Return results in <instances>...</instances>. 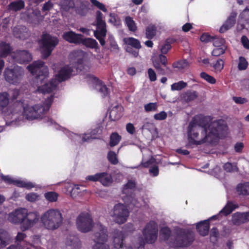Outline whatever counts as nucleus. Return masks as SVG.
I'll return each mask as SVG.
<instances>
[{
  "instance_id": "nucleus-1",
  "label": "nucleus",
  "mask_w": 249,
  "mask_h": 249,
  "mask_svg": "<svg viewBox=\"0 0 249 249\" xmlns=\"http://www.w3.org/2000/svg\"><path fill=\"white\" fill-rule=\"evenodd\" d=\"M73 71L72 67L68 65L64 66L55 75V78L52 79L49 82L38 86L37 89V91L43 94L51 93L55 89L59 83L65 81L71 77Z\"/></svg>"
},
{
  "instance_id": "nucleus-2",
  "label": "nucleus",
  "mask_w": 249,
  "mask_h": 249,
  "mask_svg": "<svg viewBox=\"0 0 249 249\" xmlns=\"http://www.w3.org/2000/svg\"><path fill=\"white\" fill-rule=\"evenodd\" d=\"M54 99V95H51L47 98L44 103V106L40 104L33 106H27L24 108L23 115L28 120L42 119L44 115L49 110Z\"/></svg>"
},
{
  "instance_id": "nucleus-3",
  "label": "nucleus",
  "mask_w": 249,
  "mask_h": 249,
  "mask_svg": "<svg viewBox=\"0 0 249 249\" xmlns=\"http://www.w3.org/2000/svg\"><path fill=\"white\" fill-rule=\"evenodd\" d=\"M63 218L61 212L57 209H50L40 217L42 226L46 229L54 231L61 226Z\"/></svg>"
},
{
  "instance_id": "nucleus-4",
  "label": "nucleus",
  "mask_w": 249,
  "mask_h": 249,
  "mask_svg": "<svg viewBox=\"0 0 249 249\" xmlns=\"http://www.w3.org/2000/svg\"><path fill=\"white\" fill-rule=\"evenodd\" d=\"M228 126L225 121L218 119L213 121L208 125L209 132L206 138H208L209 142L213 143L215 140L225 137Z\"/></svg>"
},
{
  "instance_id": "nucleus-5",
  "label": "nucleus",
  "mask_w": 249,
  "mask_h": 249,
  "mask_svg": "<svg viewBox=\"0 0 249 249\" xmlns=\"http://www.w3.org/2000/svg\"><path fill=\"white\" fill-rule=\"evenodd\" d=\"M41 45V53L43 59H47L51 55L53 51L59 43L57 37L43 32L39 41Z\"/></svg>"
},
{
  "instance_id": "nucleus-6",
  "label": "nucleus",
  "mask_w": 249,
  "mask_h": 249,
  "mask_svg": "<svg viewBox=\"0 0 249 249\" xmlns=\"http://www.w3.org/2000/svg\"><path fill=\"white\" fill-rule=\"evenodd\" d=\"M28 70L33 74L36 75V81L40 84L49 76V70L45 66V63L41 60L34 61L27 67Z\"/></svg>"
},
{
  "instance_id": "nucleus-7",
  "label": "nucleus",
  "mask_w": 249,
  "mask_h": 249,
  "mask_svg": "<svg viewBox=\"0 0 249 249\" xmlns=\"http://www.w3.org/2000/svg\"><path fill=\"white\" fill-rule=\"evenodd\" d=\"M195 240L194 232L187 229H179L176 231L175 244L179 247L189 246Z\"/></svg>"
},
{
  "instance_id": "nucleus-8",
  "label": "nucleus",
  "mask_w": 249,
  "mask_h": 249,
  "mask_svg": "<svg viewBox=\"0 0 249 249\" xmlns=\"http://www.w3.org/2000/svg\"><path fill=\"white\" fill-rule=\"evenodd\" d=\"M94 225L92 217L88 213L82 212L77 217V228L82 232L86 233L91 231L94 227Z\"/></svg>"
},
{
  "instance_id": "nucleus-9",
  "label": "nucleus",
  "mask_w": 249,
  "mask_h": 249,
  "mask_svg": "<svg viewBox=\"0 0 249 249\" xmlns=\"http://www.w3.org/2000/svg\"><path fill=\"white\" fill-rule=\"evenodd\" d=\"M98 231L94 233V241L96 244L93 246L92 249H110L105 243L107 240V229L106 227L98 224Z\"/></svg>"
},
{
  "instance_id": "nucleus-10",
  "label": "nucleus",
  "mask_w": 249,
  "mask_h": 249,
  "mask_svg": "<svg viewBox=\"0 0 249 249\" xmlns=\"http://www.w3.org/2000/svg\"><path fill=\"white\" fill-rule=\"evenodd\" d=\"M158 226L154 221H149L142 231V234L145 242L148 244L154 243L157 239Z\"/></svg>"
},
{
  "instance_id": "nucleus-11",
  "label": "nucleus",
  "mask_w": 249,
  "mask_h": 249,
  "mask_svg": "<svg viewBox=\"0 0 249 249\" xmlns=\"http://www.w3.org/2000/svg\"><path fill=\"white\" fill-rule=\"evenodd\" d=\"M24 74V71L21 67H15L12 69H6L4 72V76L6 81L10 84H17L19 83Z\"/></svg>"
},
{
  "instance_id": "nucleus-12",
  "label": "nucleus",
  "mask_w": 249,
  "mask_h": 249,
  "mask_svg": "<svg viewBox=\"0 0 249 249\" xmlns=\"http://www.w3.org/2000/svg\"><path fill=\"white\" fill-rule=\"evenodd\" d=\"M129 215V212L127 207L123 204L118 203L114 206L111 216L116 223L121 224L126 221Z\"/></svg>"
},
{
  "instance_id": "nucleus-13",
  "label": "nucleus",
  "mask_w": 249,
  "mask_h": 249,
  "mask_svg": "<svg viewBox=\"0 0 249 249\" xmlns=\"http://www.w3.org/2000/svg\"><path fill=\"white\" fill-rule=\"evenodd\" d=\"M213 118L211 116H205L199 114L195 116L190 122V125H196L202 129L201 135L206 134L208 130V125L213 122Z\"/></svg>"
},
{
  "instance_id": "nucleus-14",
  "label": "nucleus",
  "mask_w": 249,
  "mask_h": 249,
  "mask_svg": "<svg viewBox=\"0 0 249 249\" xmlns=\"http://www.w3.org/2000/svg\"><path fill=\"white\" fill-rule=\"evenodd\" d=\"M200 129H201L200 128L199 126L195 124L191 125L190 123L189 124L188 133L189 142L191 144L198 145L206 142H209L208 138H206L207 133L204 135H202L203 138L201 140L199 141L195 140L196 139H197L198 138L199 135L198 132Z\"/></svg>"
},
{
  "instance_id": "nucleus-15",
  "label": "nucleus",
  "mask_w": 249,
  "mask_h": 249,
  "mask_svg": "<svg viewBox=\"0 0 249 249\" xmlns=\"http://www.w3.org/2000/svg\"><path fill=\"white\" fill-rule=\"evenodd\" d=\"M86 179L93 182L99 181L104 186H108L113 181L112 176L107 172L97 173L88 176Z\"/></svg>"
},
{
  "instance_id": "nucleus-16",
  "label": "nucleus",
  "mask_w": 249,
  "mask_h": 249,
  "mask_svg": "<svg viewBox=\"0 0 249 249\" xmlns=\"http://www.w3.org/2000/svg\"><path fill=\"white\" fill-rule=\"evenodd\" d=\"M24 216V222L21 225L22 231H25L33 227L38 222L39 219V215L37 212H30L28 213L27 209Z\"/></svg>"
},
{
  "instance_id": "nucleus-17",
  "label": "nucleus",
  "mask_w": 249,
  "mask_h": 249,
  "mask_svg": "<svg viewBox=\"0 0 249 249\" xmlns=\"http://www.w3.org/2000/svg\"><path fill=\"white\" fill-rule=\"evenodd\" d=\"M13 62L25 64L30 62L32 59V55L26 50H17L12 54Z\"/></svg>"
},
{
  "instance_id": "nucleus-18",
  "label": "nucleus",
  "mask_w": 249,
  "mask_h": 249,
  "mask_svg": "<svg viewBox=\"0 0 249 249\" xmlns=\"http://www.w3.org/2000/svg\"><path fill=\"white\" fill-rule=\"evenodd\" d=\"M26 213V209L20 208L16 210L14 212L10 213L8 216L9 222L14 224H20L22 225L25 219V214ZM21 228V226H20Z\"/></svg>"
},
{
  "instance_id": "nucleus-19",
  "label": "nucleus",
  "mask_w": 249,
  "mask_h": 249,
  "mask_svg": "<svg viewBox=\"0 0 249 249\" xmlns=\"http://www.w3.org/2000/svg\"><path fill=\"white\" fill-rule=\"evenodd\" d=\"M231 221L233 225L239 226L249 221V212H236L232 215Z\"/></svg>"
},
{
  "instance_id": "nucleus-20",
  "label": "nucleus",
  "mask_w": 249,
  "mask_h": 249,
  "mask_svg": "<svg viewBox=\"0 0 249 249\" xmlns=\"http://www.w3.org/2000/svg\"><path fill=\"white\" fill-rule=\"evenodd\" d=\"M62 37L64 40L71 43L80 44L83 36L81 34H76L73 31H68L64 33Z\"/></svg>"
},
{
  "instance_id": "nucleus-21",
  "label": "nucleus",
  "mask_w": 249,
  "mask_h": 249,
  "mask_svg": "<svg viewBox=\"0 0 249 249\" xmlns=\"http://www.w3.org/2000/svg\"><path fill=\"white\" fill-rule=\"evenodd\" d=\"M13 32L15 37L23 40L27 38L30 35L28 29L23 25L15 27L13 29Z\"/></svg>"
},
{
  "instance_id": "nucleus-22",
  "label": "nucleus",
  "mask_w": 249,
  "mask_h": 249,
  "mask_svg": "<svg viewBox=\"0 0 249 249\" xmlns=\"http://www.w3.org/2000/svg\"><path fill=\"white\" fill-rule=\"evenodd\" d=\"M236 16L237 13L236 12H231L230 16L220 28L219 32L224 33L232 27L235 24Z\"/></svg>"
},
{
  "instance_id": "nucleus-23",
  "label": "nucleus",
  "mask_w": 249,
  "mask_h": 249,
  "mask_svg": "<svg viewBox=\"0 0 249 249\" xmlns=\"http://www.w3.org/2000/svg\"><path fill=\"white\" fill-rule=\"evenodd\" d=\"M113 233L114 247L116 249L122 248L124 245L123 241L124 239L123 232L118 229H114Z\"/></svg>"
},
{
  "instance_id": "nucleus-24",
  "label": "nucleus",
  "mask_w": 249,
  "mask_h": 249,
  "mask_svg": "<svg viewBox=\"0 0 249 249\" xmlns=\"http://www.w3.org/2000/svg\"><path fill=\"white\" fill-rule=\"evenodd\" d=\"M196 229L198 233L202 236L208 234L210 230V219L199 222L196 224Z\"/></svg>"
},
{
  "instance_id": "nucleus-25",
  "label": "nucleus",
  "mask_w": 249,
  "mask_h": 249,
  "mask_svg": "<svg viewBox=\"0 0 249 249\" xmlns=\"http://www.w3.org/2000/svg\"><path fill=\"white\" fill-rule=\"evenodd\" d=\"M27 237V235L22 232H18L16 237V243L17 245H12L9 247L7 249H24V247L21 245L22 243H24V239Z\"/></svg>"
},
{
  "instance_id": "nucleus-26",
  "label": "nucleus",
  "mask_w": 249,
  "mask_h": 249,
  "mask_svg": "<svg viewBox=\"0 0 249 249\" xmlns=\"http://www.w3.org/2000/svg\"><path fill=\"white\" fill-rule=\"evenodd\" d=\"M90 77L92 80L100 86L99 91L102 94L103 97H106L109 95V89L105 85L103 84V82L101 80L93 75H91Z\"/></svg>"
},
{
  "instance_id": "nucleus-27",
  "label": "nucleus",
  "mask_w": 249,
  "mask_h": 249,
  "mask_svg": "<svg viewBox=\"0 0 249 249\" xmlns=\"http://www.w3.org/2000/svg\"><path fill=\"white\" fill-rule=\"evenodd\" d=\"M80 44H82L86 47L90 49H95L96 51L99 49L98 42L95 39L91 38H83L82 37L80 41Z\"/></svg>"
},
{
  "instance_id": "nucleus-28",
  "label": "nucleus",
  "mask_w": 249,
  "mask_h": 249,
  "mask_svg": "<svg viewBox=\"0 0 249 249\" xmlns=\"http://www.w3.org/2000/svg\"><path fill=\"white\" fill-rule=\"evenodd\" d=\"M8 7L10 10L18 11L24 8L25 2L23 0H16L11 2Z\"/></svg>"
},
{
  "instance_id": "nucleus-29",
  "label": "nucleus",
  "mask_w": 249,
  "mask_h": 249,
  "mask_svg": "<svg viewBox=\"0 0 249 249\" xmlns=\"http://www.w3.org/2000/svg\"><path fill=\"white\" fill-rule=\"evenodd\" d=\"M236 190L240 196L249 195V182H246L238 184L236 186Z\"/></svg>"
},
{
  "instance_id": "nucleus-30",
  "label": "nucleus",
  "mask_w": 249,
  "mask_h": 249,
  "mask_svg": "<svg viewBox=\"0 0 249 249\" xmlns=\"http://www.w3.org/2000/svg\"><path fill=\"white\" fill-rule=\"evenodd\" d=\"M238 207L237 204H233L231 201H228L225 207L220 211V214L227 216Z\"/></svg>"
},
{
  "instance_id": "nucleus-31",
  "label": "nucleus",
  "mask_w": 249,
  "mask_h": 249,
  "mask_svg": "<svg viewBox=\"0 0 249 249\" xmlns=\"http://www.w3.org/2000/svg\"><path fill=\"white\" fill-rule=\"evenodd\" d=\"M124 41L127 46L133 47L135 49L139 50L142 47L140 41L134 37L125 38L124 39Z\"/></svg>"
},
{
  "instance_id": "nucleus-32",
  "label": "nucleus",
  "mask_w": 249,
  "mask_h": 249,
  "mask_svg": "<svg viewBox=\"0 0 249 249\" xmlns=\"http://www.w3.org/2000/svg\"><path fill=\"white\" fill-rule=\"evenodd\" d=\"M12 49L9 44H6L5 42L1 41V58L5 57L8 55L12 57V54L13 52H11Z\"/></svg>"
},
{
  "instance_id": "nucleus-33",
  "label": "nucleus",
  "mask_w": 249,
  "mask_h": 249,
  "mask_svg": "<svg viewBox=\"0 0 249 249\" xmlns=\"http://www.w3.org/2000/svg\"><path fill=\"white\" fill-rule=\"evenodd\" d=\"M156 26L153 24L149 25L145 29L146 38L148 39H152L156 35Z\"/></svg>"
},
{
  "instance_id": "nucleus-34",
  "label": "nucleus",
  "mask_w": 249,
  "mask_h": 249,
  "mask_svg": "<svg viewBox=\"0 0 249 249\" xmlns=\"http://www.w3.org/2000/svg\"><path fill=\"white\" fill-rule=\"evenodd\" d=\"M198 97V93L196 91L188 90L183 95V99L186 102H189L194 100Z\"/></svg>"
},
{
  "instance_id": "nucleus-35",
  "label": "nucleus",
  "mask_w": 249,
  "mask_h": 249,
  "mask_svg": "<svg viewBox=\"0 0 249 249\" xmlns=\"http://www.w3.org/2000/svg\"><path fill=\"white\" fill-rule=\"evenodd\" d=\"M189 66V63L186 59L180 60L174 62L172 64V67L175 69H178L179 70H182L188 68Z\"/></svg>"
},
{
  "instance_id": "nucleus-36",
  "label": "nucleus",
  "mask_w": 249,
  "mask_h": 249,
  "mask_svg": "<svg viewBox=\"0 0 249 249\" xmlns=\"http://www.w3.org/2000/svg\"><path fill=\"white\" fill-rule=\"evenodd\" d=\"M122 137L117 132L112 133L110 136L109 145L114 147L117 145L121 141Z\"/></svg>"
},
{
  "instance_id": "nucleus-37",
  "label": "nucleus",
  "mask_w": 249,
  "mask_h": 249,
  "mask_svg": "<svg viewBox=\"0 0 249 249\" xmlns=\"http://www.w3.org/2000/svg\"><path fill=\"white\" fill-rule=\"evenodd\" d=\"M125 24L129 31L135 32L137 30V26L133 18L127 16L125 18Z\"/></svg>"
},
{
  "instance_id": "nucleus-38",
  "label": "nucleus",
  "mask_w": 249,
  "mask_h": 249,
  "mask_svg": "<svg viewBox=\"0 0 249 249\" xmlns=\"http://www.w3.org/2000/svg\"><path fill=\"white\" fill-rule=\"evenodd\" d=\"M97 30L94 32V35L96 38H97V37L101 38L106 36V26H97Z\"/></svg>"
},
{
  "instance_id": "nucleus-39",
  "label": "nucleus",
  "mask_w": 249,
  "mask_h": 249,
  "mask_svg": "<svg viewBox=\"0 0 249 249\" xmlns=\"http://www.w3.org/2000/svg\"><path fill=\"white\" fill-rule=\"evenodd\" d=\"M11 237L5 231L1 229V247H4L8 244L10 241Z\"/></svg>"
},
{
  "instance_id": "nucleus-40",
  "label": "nucleus",
  "mask_w": 249,
  "mask_h": 249,
  "mask_svg": "<svg viewBox=\"0 0 249 249\" xmlns=\"http://www.w3.org/2000/svg\"><path fill=\"white\" fill-rule=\"evenodd\" d=\"M211 67H213L216 72H220L223 69L224 61L222 59H217L215 62L211 63Z\"/></svg>"
},
{
  "instance_id": "nucleus-41",
  "label": "nucleus",
  "mask_w": 249,
  "mask_h": 249,
  "mask_svg": "<svg viewBox=\"0 0 249 249\" xmlns=\"http://www.w3.org/2000/svg\"><path fill=\"white\" fill-rule=\"evenodd\" d=\"M14 185L19 187L25 188L27 189H30L35 186L33 183L31 182H25L19 180H15Z\"/></svg>"
},
{
  "instance_id": "nucleus-42",
  "label": "nucleus",
  "mask_w": 249,
  "mask_h": 249,
  "mask_svg": "<svg viewBox=\"0 0 249 249\" xmlns=\"http://www.w3.org/2000/svg\"><path fill=\"white\" fill-rule=\"evenodd\" d=\"M160 233L161 238L164 241H167L171 235L172 231L169 228L165 227L160 230Z\"/></svg>"
},
{
  "instance_id": "nucleus-43",
  "label": "nucleus",
  "mask_w": 249,
  "mask_h": 249,
  "mask_svg": "<svg viewBox=\"0 0 249 249\" xmlns=\"http://www.w3.org/2000/svg\"><path fill=\"white\" fill-rule=\"evenodd\" d=\"M107 159L109 162L113 165H116L119 162L117 155L114 151H109L107 153Z\"/></svg>"
},
{
  "instance_id": "nucleus-44",
  "label": "nucleus",
  "mask_w": 249,
  "mask_h": 249,
  "mask_svg": "<svg viewBox=\"0 0 249 249\" xmlns=\"http://www.w3.org/2000/svg\"><path fill=\"white\" fill-rule=\"evenodd\" d=\"M46 200L49 202H56L58 199V194L55 192H48L44 194Z\"/></svg>"
},
{
  "instance_id": "nucleus-45",
  "label": "nucleus",
  "mask_w": 249,
  "mask_h": 249,
  "mask_svg": "<svg viewBox=\"0 0 249 249\" xmlns=\"http://www.w3.org/2000/svg\"><path fill=\"white\" fill-rule=\"evenodd\" d=\"M212 42L213 45L215 47H227L226 45V41L224 38L222 37H213Z\"/></svg>"
},
{
  "instance_id": "nucleus-46",
  "label": "nucleus",
  "mask_w": 249,
  "mask_h": 249,
  "mask_svg": "<svg viewBox=\"0 0 249 249\" xmlns=\"http://www.w3.org/2000/svg\"><path fill=\"white\" fill-rule=\"evenodd\" d=\"M187 84L183 81H180L177 83H174L171 85L172 90H180L185 88Z\"/></svg>"
},
{
  "instance_id": "nucleus-47",
  "label": "nucleus",
  "mask_w": 249,
  "mask_h": 249,
  "mask_svg": "<svg viewBox=\"0 0 249 249\" xmlns=\"http://www.w3.org/2000/svg\"><path fill=\"white\" fill-rule=\"evenodd\" d=\"M239 63L238 64V69L240 71H244L247 69L248 62L246 58L243 56H240L239 58Z\"/></svg>"
},
{
  "instance_id": "nucleus-48",
  "label": "nucleus",
  "mask_w": 249,
  "mask_h": 249,
  "mask_svg": "<svg viewBox=\"0 0 249 249\" xmlns=\"http://www.w3.org/2000/svg\"><path fill=\"white\" fill-rule=\"evenodd\" d=\"M153 65L158 74L160 75H165L166 74L165 69L161 67V64L158 61H153Z\"/></svg>"
},
{
  "instance_id": "nucleus-49",
  "label": "nucleus",
  "mask_w": 249,
  "mask_h": 249,
  "mask_svg": "<svg viewBox=\"0 0 249 249\" xmlns=\"http://www.w3.org/2000/svg\"><path fill=\"white\" fill-rule=\"evenodd\" d=\"M200 76L210 84H214L216 83L215 79L205 72H201Z\"/></svg>"
},
{
  "instance_id": "nucleus-50",
  "label": "nucleus",
  "mask_w": 249,
  "mask_h": 249,
  "mask_svg": "<svg viewBox=\"0 0 249 249\" xmlns=\"http://www.w3.org/2000/svg\"><path fill=\"white\" fill-rule=\"evenodd\" d=\"M223 169L227 172L229 173L237 171L238 170L236 165L233 166L232 163L229 162H227L224 164Z\"/></svg>"
},
{
  "instance_id": "nucleus-51",
  "label": "nucleus",
  "mask_w": 249,
  "mask_h": 249,
  "mask_svg": "<svg viewBox=\"0 0 249 249\" xmlns=\"http://www.w3.org/2000/svg\"><path fill=\"white\" fill-rule=\"evenodd\" d=\"M1 107H6L9 103V94L7 92H4L1 93Z\"/></svg>"
},
{
  "instance_id": "nucleus-52",
  "label": "nucleus",
  "mask_w": 249,
  "mask_h": 249,
  "mask_svg": "<svg viewBox=\"0 0 249 249\" xmlns=\"http://www.w3.org/2000/svg\"><path fill=\"white\" fill-rule=\"evenodd\" d=\"M103 14L100 11L96 12V26H106L105 21L103 20Z\"/></svg>"
},
{
  "instance_id": "nucleus-53",
  "label": "nucleus",
  "mask_w": 249,
  "mask_h": 249,
  "mask_svg": "<svg viewBox=\"0 0 249 249\" xmlns=\"http://www.w3.org/2000/svg\"><path fill=\"white\" fill-rule=\"evenodd\" d=\"M227 49V47H215L212 52V55L214 56H219L225 53V51Z\"/></svg>"
},
{
  "instance_id": "nucleus-54",
  "label": "nucleus",
  "mask_w": 249,
  "mask_h": 249,
  "mask_svg": "<svg viewBox=\"0 0 249 249\" xmlns=\"http://www.w3.org/2000/svg\"><path fill=\"white\" fill-rule=\"evenodd\" d=\"M136 184L134 181L131 180H129L128 182L124 186L123 193L126 194L128 189H133L136 188Z\"/></svg>"
},
{
  "instance_id": "nucleus-55",
  "label": "nucleus",
  "mask_w": 249,
  "mask_h": 249,
  "mask_svg": "<svg viewBox=\"0 0 249 249\" xmlns=\"http://www.w3.org/2000/svg\"><path fill=\"white\" fill-rule=\"evenodd\" d=\"M172 46L169 39H166L165 43L161 46L160 51L162 54H166L171 49Z\"/></svg>"
},
{
  "instance_id": "nucleus-56",
  "label": "nucleus",
  "mask_w": 249,
  "mask_h": 249,
  "mask_svg": "<svg viewBox=\"0 0 249 249\" xmlns=\"http://www.w3.org/2000/svg\"><path fill=\"white\" fill-rule=\"evenodd\" d=\"M157 103H150L144 105V109L146 112L156 111L157 109Z\"/></svg>"
},
{
  "instance_id": "nucleus-57",
  "label": "nucleus",
  "mask_w": 249,
  "mask_h": 249,
  "mask_svg": "<svg viewBox=\"0 0 249 249\" xmlns=\"http://www.w3.org/2000/svg\"><path fill=\"white\" fill-rule=\"evenodd\" d=\"M74 238L75 239L74 242L71 241V243H69V241H68L67 243V245L72 246L73 248L71 249H80L81 244L80 241L77 238Z\"/></svg>"
},
{
  "instance_id": "nucleus-58",
  "label": "nucleus",
  "mask_w": 249,
  "mask_h": 249,
  "mask_svg": "<svg viewBox=\"0 0 249 249\" xmlns=\"http://www.w3.org/2000/svg\"><path fill=\"white\" fill-rule=\"evenodd\" d=\"M160 64L166 68V70H169V68L167 67L168 64V60L166 56L163 54L159 55V60H158Z\"/></svg>"
},
{
  "instance_id": "nucleus-59",
  "label": "nucleus",
  "mask_w": 249,
  "mask_h": 249,
  "mask_svg": "<svg viewBox=\"0 0 249 249\" xmlns=\"http://www.w3.org/2000/svg\"><path fill=\"white\" fill-rule=\"evenodd\" d=\"M167 117V114L166 112L164 111L156 113L154 115V118L156 120H164L166 119Z\"/></svg>"
},
{
  "instance_id": "nucleus-60",
  "label": "nucleus",
  "mask_w": 249,
  "mask_h": 249,
  "mask_svg": "<svg viewBox=\"0 0 249 249\" xmlns=\"http://www.w3.org/2000/svg\"><path fill=\"white\" fill-rule=\"evenodd\" d=\"M90 1L93 5L97 7L99 9L101 10L103 12H107V9L103 3L100 2L97 0H90Z\"/></svg>"
},
{
  "instance_id": "nucleus-61",
  "label": "nucleus",
  "mask_w": 249,
  "mask_h": 249,
  "mask_svg": "<svg viewBox=\"0 0 249 249\" xmlns=\"http://www.w3.org/2000/svg\"><path fill=\"white\" fill-rule=\"evenodd\" d=\"M147 73L150 81L154 82L157 80L156 73L152 68H149L148 69Z\"/></svg>"
},
{
  "instance_id": "nucleus-62",
  "label": "nucleus",
  "mask_w": 249,
  "mask_h": 249,
  "mask_svg": "<svg viewBox=\"0 0 249 249\" xmlns=\"http://www.w3.org/2000/svg\"><path fill=\"white\" fill-rule=\"evenodd\" d=\"M213 36H211L208 34H202L200 38V40L205 43H207L209 42H212Z\"/></svg>"
},
{
  "instance_id": "nucleus-63",
  "label": "nucleus",
  "mask_w": 249,
  "mask_h": 249,
  "mask_svg": "<svg viewBox=\"0 0 249 249\" xmlns=\"http://www.w3.org/2000/svg\"><path fill=\"white\" fill-rule=\"evenodd\" d=\"M126 51L131 54L134 57H136L139 54V50L134 49L133 47L127 46Z\"/></svg>"
},
{
  "instance_id": "nucleus-64",
  "label": "nucleus",
  "mask_w": 249,
  "mask_h": 249,
  "mask_svg": "<svg viewBox=\"0 0 249 249\" xmlns=\"http://www.w3.org/2000/svg\"><path fill=\"white\" fill-rule=\"evenodd\" d=\"M241 42L245 48L249 49V39L246 36H242Z\"/></svg>"
}]
</instances>
